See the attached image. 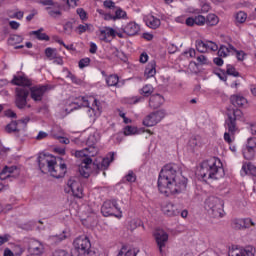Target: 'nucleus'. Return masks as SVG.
<instances>
[{
	"label": "nucleus",
	"instance_id": "obj_27",
	"mask_svg": "<svg viewBox=\"0 0 256 256\" xmlns=\"http://www.w3.org/2000/svg\"><path fill=\"white\" fill-rule=\"evenodd\" d=\"M230 101L234 107H247V99L241 95H232Z\"/></svg>",
	"mask_w": 256,
	"mask_h": 256
},
{
	"label": "nucleus",
	"instance_id": "obj_48",
	"mask_svg": "<svg viewBox=\"0 0 256 256\" xmlns=\"http://www.w3.org/2000/svg\"><path fill=\"white\" fill-rule=\"evenodd\" d=\"M151 93H153V86L151 85H145L141 90H140V94L144 95V97H149V95H151Z\"/></svg>",
	"mask_w": 256,
	"mask_h": 256
},
{
	"label": "nucleus",
	"instance_id": "obj_59",
	"mask_svg": "<svg viewBox=\"0 0 256 256\" xmlns=\"http://www.w3.org/2000/svg\"><path fill=\"white\" fill-rule=\"evenodd\" d=\"M194 19L196 25H205V23H207V19L203 15H198Z\"/></svg>",
	"mask_w": 256,
	"mask_h": 256
},
{
	"label": "nucleus",
	"instance_id": "obj_37",
	"mask_svg": "<svg viewBox=\"0 0 256 256\" xmlns=\"http://www.w3.org/2000/svg\"><path fill=\"white\" fill-rule=\"evenodd\" d=\"M242 171L245 175H252V177H256V166L251 163L244 164L242 166Z\"/></svg>",
	"mask_w": 256,
	"mask_h": 256
},
{
	"label": "nucleus",
	"instance_id": "obj_34",
	"mask_svg": "<svg viewBox=\"0 0 256 256\" xmlns=\"http://www.w3.org/2000/svg\"><path fill=\"white\" fill-rule=\"evenodd\" d=\"M95 31V27L93 24L85 23V24H80L76 28V32L78 35H83V33H91Z\"/></svg>",
	"mask_w": 256,
	"mask_h": 256
},
{
	"label": "nucleus",
	"instance_id": "obj_8",
	"mask_svg": "<svg viewBox=\"0 0 256 256\" xmlns=\"http://www.w3.org/2000/svg\"><path fill=\"white\" fill-rule=\"evenodd\" d=\"M205 209L210 215H213V217H221L223 204L219 198L212 196L205 201Z\"/></svg>",
	"mask_w": 256,
	"mask_h": 256
},
{
	"label": "nucleus",
	"instance_id": "obj_55",
	"mask_svg": "<svg viewBox=\"0 0 256 256\" xmlns=\"http://www.w3.org/2000/svg\"><path fill=\"white\" fill-rule=\"evenodd\" d=\"M77 15H79L81 21H87L88 17H87V12L85 11V9L83 8H78L76 10Z\"/></svg>",
	"mask_w": 256,
	"mask_h": 256
},
{
	"label": "nucleus",
	"instance_id": "obj_35",
	"mask_svg": "<svg viewBox=\"0 0 256 256\" xmlns=\"http://www.w3.org/2000/svg\"><path fill=\"white\" fill-rule=\"evenodd\" d=\"M247 13L245 11H238L234 14V21L236 25H243L247 21Z\"/></svg>",
	"mask_w": 256,
	"mask_h": 256
},
{
	"label": "nucleus",
	"instance_id": "obj_23",
	"mask_svg": "<svg viewBox=\"0 0 256 256\" xmlns=\"http://www.w3.org/2000/svg\"><path fill=\"white\" fill-rule=\"evenodd\" d=\"M19 175V169H17V166H11V167H5L0 172V179L3 181L5 179H9V177H17Z\"/></svg>",
	"mask_w": 256,
	"mask_h": 256
},
{
	"label": "nucleus",
	"instance_id": "obj_15",
	"mask_svg": "<svg viewBox=\"0 0 256 256\" xmlns=\"http://www.w3.org/2000/svg\"><path fill=\"white\" fill-rule=\"evenodd\" d=\"M161 211L166 215V217H177L181 212L179 211V206L173 204L172 202H165L161 206Z\"/></svg>",
	"mask_w": 256,
	"mask_h": 256
},
{
	"label": "nucleus",
	"instance_id": "obj_52",
	"mask_svg": "<svg viewBox=\"0 0 256 256\" xmlns=\"http://www.w3.org/2000/svg\"><path fill=\"white\" fill-rule=\"evenodd\" d=\"M90 63H91L90 58H83L78 62V67L79 69H85V67H89Z\"/></svg>",
	"mask_w": 256,
	"mask_h": 256
},
{
	"label": "nucleus",
	"instance_id": "obj_33",
	"mask_svg": "<svg viewBox=\"0 0 256 256\" xmlns=\"http://www.w3.org/2000/svg\"><path fill=\"white\" fill-rule=\"evenodd\" d=\"M63 135H65V132H63L60 126L56 125L52 128V137L58 139L60 143H65V137Z\"/></svg>",
	"mask_w": 256,
	"mask_h": 256
},
{
	"label": "nucleus",
	"instance_id": "obj_54",
	"mask_svg": "<svg viewBox=\"0 0 256 256\" xmlns=\"http://www.w3.org/2000/svg\"><path fill=\"white\" fill-rule=\"evenodd\" d=\"M137 133V128L133 126H126L124 128V135L129 136V135H135Z\"/></svg>",
	"mask_w": 256,
	"mask_h": 256
},
{
	"label": "nucleus",
	"instance_id": "obj_58",
	"mask_svg": "<svg viewBox=\"0 0 256 256\" xmlns=\"http://www.w3.org/2000/svg\"><path fill=\"white\" fill-rule=\"evenodd\" d=\"M235 140V135H231L229 132L224 133V141L231 145Z\"/></svg>",
	"mask_w": 256,
	"mask_h": 256
},
{
	"label": "nucleus",
	"instance_id": "obj_43",
	"mask_svg": "<svg viewBox=\"0 0 256 256\" xmlns=\"http://www.w3.org/2000/svg\"><path fill=\"white\" fill-rule=\"evenodd\" d=\"M140 226H141V220L139 219H132L128 223L129 231H135V229H137V227H140Z\"/></svg>",
	"mask_w": 256,
	"mask_h": 256
},
{
	"label": "nucleus",
	"instance_id": "obj_42",
	"mask_svg": "<svg viewBox=\"0 0 256 256\" xmlns=\"http://www.w3.org/2000/svg\"><path fill=\"white\" fill-rule=\"evenodd\" d=\"M206 23L210 26L217 25V23H219V17L215 14H209L207 16Z\"/></svg>",
	"mask_w": 256,
	"mask_h": 256
},
{
	"label": "nucleus",
	"instance_id": "obj_36",
	"mask_svg": "<svg viewBox=\"0 0 256 256\" xmlns=\"http://www.w3.org/2000/svg\"><path fill=\"white\" fill-rule=\"evenodd\" d=\"M105 82L108 87H117L119 85V75L111 74L106 76Z\"/></svg>",
	"mask_w": 256,
	"mask_h": 256
},
{
	"label": "nucleus",
	"instance_id": "obj_51",
	"mask_svg": "<svg viewBox=\"0 0 256 256\" xmlns=\"http://www.w3.org/2000/svg\"><path fill=\"white\" fill-rule=\"evenodd\" d=\"M226 73L232 75V77H239V72L231 64L227 65Z\"/></svg>",
	"mask_w": 256,
	"mask_h": 256
},
{
	"label": "nucleus",
	"instance_id": "obj_10",
	"mask_svg": "<svg viewBox=\"0 0 256 256\" xmlns=\"http://www.w3.org/2000/svg\"><path fill=\"white\" fill-rule=\"evenodd\" d=\"M101 213L104 217H111L117 215V213H121V208L116 200H108L103 203Z\"/></svg>",
	"mask_w": 256,
	"mask_h": 256
},
{
	"label": "nucleus",
	"instance_id": "obj_24",
	"mask_svg": "<svg viewBox=\"0 0 256 256\" xmlns=\"http://www.w3.org/2000/svg\"><path fill=\"white\" fill-rule=\"evenodd\" d=\"M122 31L123 33H126V35L133 36L139 33L140 27H139V24L135 22H129L126 25L122 26Z\"/></svg>",
	"mask_w": 256,
	"mask_h": 256
},
{
	"label": "nucleus",
	"instance_id": "obj_29",
	"mask_svg": "<svg viewBox=\"0 0 256 256\" xmlns=\"http://www.w3.org/2000/svg\"><path fill=\"white\" fill-rule=\"evenodd\" d=\"M145 23L150 29H158V27H161V20L153 15H148L145 18Z\"/></svg>",
	"mask_w": 256,
	"mask_h": 256
},
{
	"label": "nucleus",
	"instance_id": "obj_22",
	"mask_svg": "<svg viewBox=\"0 0 256 256\" xmlns=\"http://www.w3.org/2000/svg\"><path fill=\"white\" fill-rule=\"evenodd\" d=\"M97 153V148L96 147H90V148H85L83 150H78L75 152V157L78 159H91V157H95V154Z\"/></svg>",
	"mask_w": 256,
	"mask_h": 256
},
{
	"label": "nucleus",
	"instance_id": "obj_20",
	"mask_svg": "<svg viewBox=\"0 0 256 256\" xmlns=\"http://www.w3.org/2000/svg\"><path fill=\"white\" fill-rule=\"evenodd\" d=\"M233 227L234 229H248L249 227H255V222L251 218L234 219Z\"/></svg>",
	"mask_w": 256,
	"mask_h": 256
},
{
	"label": "nucleus",
	"instance_id": "obj_45",
	"mask_svg": "<svg viewBox=\"0 0 256 256\" xmlns=\"http://www.w3.org/2000/svg\"><path fill=\"white\" fill-rule=\"evenodd\" d=\"M123 181H126L127 183H135V181H137V176L132 170H130L128 174L123 178Z\"/></svg>",
	"mask_w": 256,
	"mask_h": 256
},
{
	"label": "nucleus",
	"instance_id": "obj_5",
	"mask_svg": "<svg viewBox=\"0 0 256 256\" xmlns=\"http://www.w3.org/2000/svg\"><path fill=\"white\" fill-rule=\"evenodd\" d=\"M12 83L13 85H18V88H16V107H18V109L28 107L29 109L31 105H27V97H29L31 80L25 76H14Z\"/></svg>",
	"mask_w": 256,
	"mask_h": 256
},
{
	"label": "nucleus",
	"instance_id": "obj_9",
	"mask_svg": "<svg viewBox=\"0 0 256 256\" xmlns=\"http://www.w3.org/2000/svg\"><path fill=\"white\" fill-rule=\"evenodd\" d=\"M243 112L240 109L233 110L232 114L228 113V119L225 121V127L231 135H235L239 129L237 128V119L241 118Z\"/></svg>",
	"mask_w": 256,
	"mask_h": 256
},
{
	"label": "nucleus",
	"instance_id": "obj_30",
	"mask_svg": "<svg viewBox=\"0 0 256 256\" xmlns=\"http://www.w3.org/2000/svg\"><path fill=\"white\" fill-rule=\"evenodd\" d=\"M219 57H229V55H232L233 51H237L235 46L229 44L228 46L222 45L217 50Z\"/></svg>",
	"mask_w": 256,
	"mask_h": 256
},
{
	"label": "nucleus",
	"instance_id": "obj_50",
	"mask_svg": "<svg viewBox=\"0 0 256 256\" xmlns=\"http://www.w3.org/2000/svg\"><path fill=\"white\" fill-rule=\"evenodd\" d=\"M182 55L186 59H193L195 58V55H197V52L195 51V49L189 48L188 50L184 51Z\"/></svg>",
	"mask_w": 256,
	"mask_h": 256
},
{
	"label": "nucleus",
	"instance_id": "obj_39",
	"mask_svg": "<svg viewBox=\"0 0 256 256\" xmlns=\"http://www.w3.org/2000/svg\"><path fill=\"white\" fill-rule=\"evenodd\" d=\"M117 256H137V253L133 249H128L127 246H123L118 252Z\"/></svg>",
	"mask_w": 256,
	"mask_h": 256
},
{
	"label": "nucleus",
	"instance_id": "obj_32",
	"mask_svg": "<svg viewBox=\"0 0 256 256\" xmlns=\"http://www.w3.org/2000/svg\"><path fill=\"white\" fill-rule=\"evenodd\" d=\"M115 159V153L110 152L105 158L102 159L101 163L98 165V169H108L112 161Z\"/></svg>",
	"mask_w": 256,
	"mask_h": 256
},
{
	"label": "nucleus",
	"instance_id": "obj_13",
	"mask_svg": "<svg viewBox=\"0 0 256 256\" xmlns=\"http://www.w3.org/2000/svg\"><path fill=\"white\" fill-rule=\"evenodd\" d=\"M196 49L199 53H209V51H217L219 46L213 41L196 40Z\"/></svg>",
	"mask_w": 256,
	"mask_h": 256
},
{
	"label": "nucleus",
	"instance_id": "obj_44",
	"mask_svg": "<svg viewBox=\"0 0 256 256\" xmlns=\"http://www.w3.org/2000/svg\"><path fill=\"white\" fill-rule=\"evenodd\" d=\"M23 37L19 35H12L8 39L9 45H17V43H22Z\"/></svg>",
	"mask_w": 256,
	"mask_h": 256
},
{
	"label": "nucleus",
	"instance_id": "obj_6",
	"mask_svg": "<svg viewBox=\"0 0 256 256\" xmlns=\"http://www.w3.org/2000/svg\"><path fill=\"white\" fill-rule=\"evenodd\" d=\"M77 256H99V250L91 245V240L86 235L78 236L73 241Z\"/></svg>",
	"mask_w": 256,
	"mask_h": 256
},
{
	"label": "nucleus",
	"instance_id": "obj_31",
	"mask_svg": "<svg viewBox=\"0 0 256 256\" xmlns=\"http://www.w3.org/2000/svg\"><path fill=\"white\" fill-rule=\"evenodd\" d=\"M99 139H101L99 132L94 131L88 136L86 140V145L88 146L89 149H91V147H95V145L99 143Z\"/></svg>",
	"mask_w": 256,
	"mask_h": 256
},
{
	"label": "nucleus",
	"instance_id": "obj_12",
	"mask_svg": "<svg viewBox=\"0 0 256 256\" xmlns=\"http://www.w3.org/2000/svg\"><path fill=\"white\" fill-rule=\"evenodd\" d=\"M244 158L248 161L255 159L256 155V137H250L247 139L245 148L242 151Z\"/></svg>",
	"mask_w": 256,
	"mask_h": 256
},
{
	"label": "nucleus",
	"instance_id": "obj_46",
	"mask_svg": "<svg viewBox=\"0 0 256 256\" xmlns=\"http://www.w3.org/2000/svg\"><path fill=\"white\" fill-rule=\"evenodd\" d=\"M7 133H15V131H19V122H11L6 126Z\"/></svg>",
	"mask_w": 256,
	"mask_h": 256
},
{
	"label": "nucleus",
	"instance_id": "obj_63",
	"mask_svg": "<svg viewBox=\"0 0 256 256\" xmlns=\"http://www.w3.org/2000/svg\"><path fill=\"white\" fill-rule=\"evenodd\" d=\"M9 27L11 29H14L15 31H17V29H19V27H21V23L12 20V21L9 22Z\"/></svg>",
	"mask_w": 256,
	"mask_h": 256
},
{
	"label": "nucleus",
	"instance_id": "obj_14",
	"mask_svg": "<svg viewBox=\"0 0 256 256\" xmlns=\"http://www.w3.org/2000/svg\"><path fill=\"white\" fill-rule=\"evenodd\" d=\"M28 251L31 256H41V255H43L45 248L43 247V243H41L35 239H30Z\"/></svg>",
	"mask_w": 256,
	"mask_h": 256
},
{
	"label": "nucleus",
	"instance_id": "obj_25",
	"mask_svg": "<svg viewBox=\"0 0 256 256\" xmlns=\"http://www.w3.org/2000/svg\"><path fill=\"white\" fill-rule=\"evenodd\" d=\"M164 103L165 98H163V96H161L160 94H156L150 97L149 107L151 109H159V107H161V105H163Z\"/></svg>",
	"mask_w": 256,
	"mask_h": 256
},
{
	"label": "nucleus",
	"instance_id": "obj_28",
	"mask_svg": "<svg viewBox=\"0 0 256 256\" xmlns=\"http://www.w3.org/2000/svg\"><path fill=\"white\" fill-rule=\"evenodd\" d=\"M156 67L157 63L155 61H151L148 63L144 71V76L146 77V79H151V77H155V75L157 74Z\"/></svg>",
	"mask_w": 256,
	"mask_h": 256
},
{
	"label": "nucleus",
	"instance_id": "obj_7",
	"mask_svg": "<svg viewBox=\"0 0 256 256\" xmlns=\"http://www.w3.org/2000/svg\"><path fill=\"white\" fill-rule=\"evenodd\" d=\"M97 37L100 41H104V43H109V41H111V37H119L120 39H123V32L119 31V29L105 26L99 28L97 32Z\"/></svg>",
	"mask_w": 256,
	"mask_h": 256
},
{
	"label": "nucleus",
	"instance_id": "obj_18",
	"mask_svg": "<svg viewBox=\"0 0 256 256\" xmlns=\"http://www.w3.org/2000/svg\"><path fill=\"white\" fill-rule=\"evenodd\" d=\"M229 256H256L255 246H246L240 249H233L229 252Z\"/></svg>",
	"mask_w": 256,
	"mask_h": 256
},
{
	"label": "nucleus",
	"instance_id": "obj_49",
	"mask_svg": "<svg viewBox=\"0 0 256 256\" xmlns=\"http://www.w3.org/2000/svg\"><path fill=\"white\" fill-rule=\"evenodd\" d=\"M127 17V12L125 10L118 8L115 11V16L112 17V19H125Z\"/></svg>",
	"mask_w": 256,
	"mask_h": 256
},
{
	"label": "nucleus",
	"instance_id": "obj_61",
	"mask_svg": "<svg viewBox=\"0 0 256 256\" xmlns=\"http://www.w3.org/2000/svg\"><path fill=\"white\" fill-rule=\"evenodd\" d=\"M66 3L70 9H75V7H79V0H66Z\"/></svg>",
	"mask_w": 256,
	"mask_h": 256
},
{
	"label": "nucleus",
	"instance_id": "obj_17",
	"mask_svg": "<svg viewBox=\"0 0 256 256\" xmlns=\"http://www.w3.org/2000/svg\"><path fill=\"white\" fill-rule=\"evenodd\" d=\"M154 237L156 239V243L159 247V252L163 253V248L167 245V241H169V234L164 230H157L154 233Z\"/></svg>",
	"mask_w": 256,
	"mask_h": 256
},
{
	"label": "nucleus",
	"instance_id": "obj_26",
	"mask_svg": "<svg viewBox=\"0 0 256 256\" xmlns=\"http://www.w3.org/2000/svg\"><path fill=\"white\" fill-rule=\"evenodd\" d=\"M46 11H48V15L53 17V19H59L61 15H63V7L59 4H55L51 7H47Z\"/></svg>",
	"mask_w": 256,
	"mask_h": 256
},
{
	"label": "nucleus",
	"instance_id": "obj_64",
	"mask_svg": "<svg viewBox=\"0 0 256 256\" xmlns=\"http://www.w3.org/2000/svg\"><path fill=\"white\" fill-rule=\"evenodd\" d=\"M139 61L140 63H147V61H149V55L146 52H143L140 55Z\"/></svg>",
	"mask_w": 256,
	"mask_h": 256
},
{
	"label": "nucleus",
	"instance_id": "obj_1",
	"mask_svg": "<svg viewBox=\"0 0 256 256\" xmlns=\"http://www.w3.org/2000/svg\"><path fill=\"white\" fill-rule=\"evenodd\" d=\"M157 187L165 197L181 195L187 189V178L181 175L177 164H166L159 173Z\"/></svg>",
	"mask_w": 256,
	"mask_h": 256
},
{
	"label": "nucleus",
	"instance_id": "obj_40",
	"mask_svg": "<svg viewBox=\"0 0 256 256\" xmlns=\"http://www.w3.org/2000/svg\"><path fill=\"white\" fill-rule=\"evenodd\" d=\"M66 77L67 79L71 80L74 85H83V80H81V78H77V76L70 71L67 72Z\"/></svg>",
	"mask_w": 256,
	"mask_h": 256
},
{
	"label": "nucleus",
	"instance_id": "obj_62",
	"mask_svg": "<svg viewBox=\"0 0 256 256\" xmlns=\"http://www.w3.org/2000/svg\"><path fill=\"white\" fill-rule=\"evenodd\" d=\"M211 6L207 2H201V11L202 13H209Z\"/></svg>",
	"mask_w": 256,
	"mask_h": 256
},
{
	"label": "nucleus",
	"instance_id": "obj_38",
	"mask_svg": "<svg viewBox=\"0 0 256 256\" xmlns=\"http://www.w3.org/2000/svg\"><path fill=\"white\" fill-rule=\"evenodd\" d=\"M44 29L40 28L38 30L32 31L31 35H35V37L39 40V41H49V35H47L46 33H43Z\"/></svg>",
	"mask_w": 256,
	"mask_h": 256
},
{
	"label": "nucleus",
	"instance_id": "obj_16",
	"mask_svg": "<svg viewBox=\"0 0 256 256\" xmlns=\"http://www.w3.org/2000/svg\"><path fill=\"white\" fill-rule=\"evenodd\" d=\"M67 186L69 187V189H71L74 197L82 199L83 185H81V182L75 180L74 178H71L70 180H68Z\"/></svg>",
	"mask_w": 256,
	"mask_h": 256
},
{
	"label": "nucleus",
	"instance_id": "obj_11",
	"mask_svg": "<svg viewBox=\"0 0 256 256\" xmlns=\"http://www.w3.org/2000/svg\"><path fill=\"white\" fill-rule=\"evenodd\" d=\"M165 118V111L158 110L154 113L148 114L142 121L144 127H155L157 123H161V120Z\"/></svg>",
	"mask_w": 256,
	"mask_h": 256
},
{
	"label": "nucleus",
	"instance_id": "obj_41",
	"mask_svg": "<svg viewBox=\"0 0 256 256\" xmlns=\"http://www.w3.org/2000/svg\"><path fill=\"white\" fill-rule=\"evenodd\" d=\"M25 13L23 11H13L10 10L8 11V16L10 17V19H18L19 21H21V19H23Z\"/></svg>",
	"mask_w": 256,
	"mask_h": 256
},
{
	"label": "nucleus",
	"instance_id": "obj_2",
	"mask_svg": "<svg viewBox=\"0 0 256 256\" xmlns=\"http://www.w3.org/2000/svg\"><path fill=\"white\" fill-rule=\"evenodd\" d=\"M79 107H88L87 115L92 121L100 117L103 111L101 102L97 100V98L93 96H80L76 98L74 102H67L66 113H71V111H75V109H79Z\"/></svg>",
	"mask_w": 256,
	"mask_h": 256
},
{
	"label": "nucleus",
	"instance_id": "obj_60",
	"mask_svg": "<svg viewBox=\"0 0 256 256\" xmlns=\"http://www.w3.org/2000/svg\"><path fill=\"white\" fill-rule=\"evenodd\" d=\"M141 101H143L142 97L133 96V97L129 98L128 103H130L131 105H136V103H141Z\"/></svg>",
	"mask_w": 256,
	"mask_h": 256
},
{
	"label": "nucleus",
	"instance_id": "obj_4",
	"mask_svg": "<svg viewBox=\"0 0 256 256\" xmlns=\"http://www.w3.org/2000/svg\"><path fill=\"white\" fill-rule=\"evenodd\" d=\"M198 177L204 181H209V179H222V177H225L223 162H221V160L217 157L204 160L200 164Z\"/></svg>",
	"mask_w": 256,
	"mask_h": 256
},
{
	"label": "nucleus",
	"instance_id": "obj_21",
	"mask_svg": "<svg viewBox=\"0 0 256 256\" xmlns=\"http://www.w3.org/2000/svg\"><path fill=\"white\" fill-rule=\"evenodd\" d=\"M91 163H93V160L91 158H84L82 163L79 166V173L82 177H89L91 175Z\"/></svg>",
	"mask_w": 256,
	"mask_h": 256
},
{
	"label": "nucleus",
	"instance_id": "obj_53",
	"mask_svg": "<svg viewBox=\"0 0 256 256\" xmlns=\"http://www.w3.org/2000/svg\"><path fill=\"white\" fill-rule=\"evenodd\" d=\"M236 54L237 61H245V57H247V53L243 50L233 51Z\"/></svg>",
	"mask_w": 256,
	"mask_h": 256
},
{
	"label": "nucleus",
	"instance_id": "obj_19",
	"mask_svg": "<svg viewBox=\"0 0 256 256\" xmlns=\"http://www.w3.org/2000/svg\"><path fill=\"white\" fill-rule=\"evenodd\" d=\"M45 91H47V86H33L30 88L31 99L33 101H41L45 95Z\"/></svg>",
	"mask_w": 256,
	"mask_h": 256
},
{
	"label": "nucleus",
	"instance_id": "obj_3",
	"mask_svg": "<svg viewBox=\"0 0 256 256\" xmlns=\"http://www.w3.org/2000/svg\"><path fill=\"white\" fill-rule=\"evenodd\" d=\"M57 160L63 161V158L55 157L53 154H40L38 157L40 171L42 173H50L55 179L65 177V162L57 164Z\"/></svg>",
	"mask_w": 256,
	"mask_h": 256
},
{
	"label": "nucleus",
	"instance_id": "obj_56",
	"mask_svg": "<svg viewBox=\"0 0 256 256\" xmlns=\"http://www.w3.org/2000/svg\"><path fill=\"white\" fill-rule=\"evenodd\" d=\"M198 65H208L209 64V58H207L205 55L197 56Z\"/></svg>",
	"mask_w": 256,
	"mask_h": 256
},
{
	"label": "nucleus",
	"instance_id": "obj_47",
	"mask_svg": "<svg viewBox=\"0 0 256 256\" xmlns=\"http://www.w3.org/2000/svg\"><path fill=\"white\" fill-rule=\"evenodd\" d=\"M45 55H46V57H47L50 61H53V59H55V57H56V55H57V49L46 48V49H45Z\"/></svg>",
	"mask_w": 256,
	"mask_h": 256
},
{
	"label": "nucleus",
	"instance_id": "obj_57",
	"mask_svg": "<svg viewBox=\"0 0 256 256\" xmlns=\"http://www.w3.org/2000/svg\"><path fill=\"white\" fill-rule=\"evenodd\" d=\"M25 251V248L21 247V245L17 244L13 247L14 255L21 256L23 255V252Z\"/></svg>",
	"mask_w": 256,
	"mask_h": 256
}]
</instances>
